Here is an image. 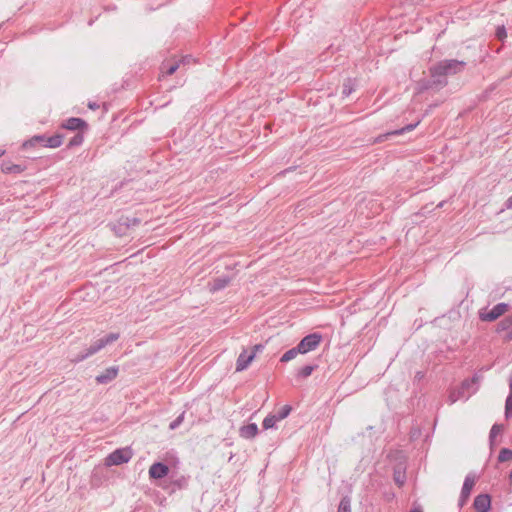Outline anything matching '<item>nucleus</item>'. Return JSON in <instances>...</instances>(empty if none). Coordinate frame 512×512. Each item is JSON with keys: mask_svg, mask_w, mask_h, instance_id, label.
I'll return each mask as SVG.
<instances>
[{"mask_svg": "<svg viewBox=\"0 0 512 512\" xmlns=\"http://www.w3.org/2000/svg\"><path fill=\"white\" fill-rule=\"evenodd\" d=\"M466 63L456 59H445L430 67V79L423 81L424 89H441L447 85V77L464 70Z\"/></svg>", "mask_w": 512, "mask_h": 512, "instance_id": "1", "label": "nucleus"}, {"mask_svg": "<svg viewBox=\"0 0 512 512\" xmlns=\"http://www.w3.org/2000/svg\"><path fill=\"white\" fill-rule=\"evenodd\" d=\"M120 335L119 333H109L105 335L104 337L97 339L93 344H91L88 348L84 349L82 352L77 354L72 361L75 363L81 362L88 357L96 354L101 349L106 347L107 345H110L117 341L119 339Z\"/></svg>", "mask_w": 512, "mask_h": 512, "instance_id": "2", "label": "nucleus"}, {"mask_svg": "<svg viewBox=\"0 0 512 512\" xmlns=\"http://www.w3.org/2000/svg\"><path fill=\"white\" fill-rule=\"evenodd\" d=\"M132 455L133 453L130 448L116 449L105 458V465L108 467L122 465L129 462Z\"/></svg>", "mask_w": 512, "mask_h": 512, "instance_id": "3", "label": "nucleus"}, {"mask_svg": "<svg viewBox=\"0 0 512 512\" xmlns=\"http://www.w3.org/2000/svg\"><path fill=\"white\" fill-rule=\"evenodd\" d=\"M322 335L319 333H311L306 335L298 344L297 350L300 354H306L315 350L321 343Z\"/></svg>", "mask_w": 512, "mask_h": 512, "instance_id": "4", "label": "nucleus"}, {"mask_svg": "<svg viewBox=\"0 0 512 512\" xmlns=\"http://www.w3.org/2000/svg\"><path fill=\"white\" fill-rule=\"evenodd\" d=\"M508 310V304L506 303H498L492 309L485 313L480 314V319L482 321L492 322L502 316Z\"/></svg>", "mask_w": 512, "mask_h": 512, "instance_id": "5", "label": "nucleus"}, {"mask_svg": "<svg viewBox=\"0 0 512 512\" xmlns=\"http://www.w3.org/2000/svg\"><path fill=\"white\" fill-rule=\"evenodd\" d=\"M474 485H475V478L470 475H467L465 477V480H464V483H463V486L461 489L459 501H458V504L460 507H463L467 503Z\"/></svg>", "mask_w": 512, "mask_h": 512, "instance_id": "6", "label": "nucleus"}, {"mask_svg": "<svg viewBox=\"0 0 512 512\" xmlns=\"http://www.w3.org/2000/svg\"><path fill=\"white\" fill-rule=\"evenodd\" d=\"M169 473V467L163 462L153 463L148 471L149 478L153 480H160L165 478Z\"/></svg>", "mask_w": 512, "mask_h": 512, "instance_id": "7", "label": "nucleus"}, {"mask_svg": "<svg viewBox=\"0 0 512 512\" xmlns=\"http://www.w3.org/2000/svg\"><path fill=\"white\" fill-rule=\"evenodd\" d=\"M119 372L117 366H111L106 368L102 373L96 376L95 380L98 384H108L113 381Z\"/></svg>", "mask_w": 512, "mask_h": 512, "instance_id": "8", "label": "nucleus"}, {"mask_svg": "<svg viewBox=\"0 0 512 512\" xmlns=\"http://www.w3.org/2000/svg\"><path fill=\"white\" fill-rule=\"evenodd\" d=\"M473 506L477 512H489L491 509V498L488 494H479L474 498Z\"/></svg>", "mask_w": 512, "mask_h": 512, "instance_id": "9", "label": "nucleus"}, {"mask_svg": "<svg viewBox=\"0 0 512 512\" xmlns=\"http://www.w3.org/2000/svg\"><path fill=\"white\" fill-rule=\"evenodd\" d=\"M254 358L255 352L248 353L246 349H243L236 361V371L241 372L247 369Z\"/></svg>", "mask_w": 512, "mask_h": 512, "instance_id": "10", "label": "nucleus"}, {"mask_svg": "<svg viewBox=\"0 0 512 512\" xmlns=\"http://www.w3.org/2000/svg\"><path fill=\"white\" fill-rule=\"evenodd\" d=\"M62 127L71 131H80L87 127V123L81 118L71 117L63 123Z\"/></svg>", "mask_w": 512, "mask_h": 512, "instance_id": "11", "label": "nucleus"}, {"mask_svg": "<svg viewBox=\"0 0 512 512\" xmlns=\"http://www.w3.org/2000/svg\"><path fill=\"white\" fill-rule=\"evenodd\" d=\"M419 122L420 121H417L416 123L408 124V125L402 127L401 129H398V130H395V131H392V132L380 135V136H378L376 138V142L380 143V142L388 139L392 135H401V134H404L406 132H410L419 124Z\"/></svg>", "mask_w": 512, "mask_h": 512, "instance_id": "12", "label": "nucleus"}, {"mask_svg": "<svg viewBox=\"0 0 512 512\" xmlns=\"http://www.w3.org/2000/svg\"><path fill=\"white\" fill-rule=\"evenodd\" d=\"M258 426L255 423H249L240 428L239 434L244 439H252L258 434Z\"/></svg>", "mask_w": 512, "mask_h": 512, "instance_id": "13", "label": "nucleus"}, {"mask_svg": "<svg viewBox=\"0 0 512 512\" xmlns=\"http://www.w3.org/2000/svg\"><path fill=\"white\" fill-rule=\"evenodd\" d=\"M25 167L19 164H13L11 162H3L1 170L6 174H20L24 171Z\"/></svg>", "mask_w": 512, "mask_h": 512, "instance_id": "14", "label": "nucleus"}, {"mask_svg": "<svg viewBox=\"0 0 512 512\" xmlns=\"http://www.w3.org/2000/svg\"><path fill=\"white\" fill-rule=\"evenodd\" d=\"M230 282V278L228 276H222L215 278L210 284V291L217 292L224 289Z\"/></svg>", "mask_w": 512, "mask_h": 512, "instance_id": "15", "label": "nucleus"}, {"mask_svg": "<svg viewBox=\"0 0 512 512\" xmlns=\"http://www.w3.org/2000/svg\"><path fill=\"white\" fill-rule=\"evenodd\" d=\"M471 395L472 394L470 392L468 394H466L460 388L457 389V390H452L449 393L448 402H449V404H454L456 401H458V400H460L462 398L468 399Z\"/></svg>", "mask_w": 512, "mask_h": 512, "instance_id": "16", "label": "nucleus"}, {"mask_svg": "<svg viewBox=\"0 0 512 512\" xmlns=\"http://www.w3.org/2000/svg\"><path fill=\"white\" fill-rule=\"evenodd\" d=\"M63 137L60 134H56L50 137H45L44 147L57 148L61 146Z\"/></svg>", "mask_w": 512, "mask_h": 512, "instance_id": "17", "label": "nucleus"}, {"mask_svg": "<svg viewBox=\"0 0 512 512\" xmlns=\"http://www.w3.org/2000/svg\"><path fill=\"white\" fill-rule=\"evenodd\" d=\"M45 136L44 135H36L32 137L30 140H27L23 143V148H28L30 146H35L41 144L44 146Z\"/></svg>", "mask_w": 512, "mask_h": 512, "instance_id": "18", "label": "nucleus"}, {"mask_svg": "<svg viewBox=\"0 0 512 512\" xmlns=\"http://www.w3.org/2000/svg\"><path fill=\"white\" fill-rule=\"evenodd\" d=\"M277 422L278 419L275 417V415L269 414L264 418L262 426L265 430L272 429L275 428Z\"/></svg>", "mask_w": 512, "mask_h": 512, "instance_id": "19", "label": "nucleus"}, {"mask_svg": "<svg viewBox=\"0 0 512 512\" xmlns=\"http://www.w3.org/2000/svg\"><path fill=\"white\" fill-rule=\"evenodd\" d=\"M317 368V365H305L297 373L298 378H307Z\"/></svg>", "mask_w": 512, "mask_h": 512, "instance_id": "20", "label": "nucleus"}, {"mask_svg": "<svg viewBox=\"0 0 512 512\" xmlns=\"http://www.w3.org/2000/svg\"><path fill=\"white\" fill-rule=\"evenodd\" d=\"M298 354H300V351L297 350V346L293 347V348L289 349L288 351H286L282 355L280 361L281 362H289L292 359H294Z\"/></svg>", "mask_w": 512, "mask_h": 512, "instance_id": "21", "label": "nucleus"}, {"mask_svg": "<svg viewBox=\"0 0 512 512\" xmlns=\"http://www.w3.org/2000/svg\"><path fill=\"white\" fill-rule=\"evenodd\" d=\"M292 411V408L290 405H284L281 407L274 415L278 419V421H281L288 417L290 412Z\"/></svg>", "mask_w": 512, "mask_h": 512, "instance_id": "22", "label": "nucleus"}, {"mask_svg": "<svg viewBox=\"0 0 512 512\" xmlns=\"http://www.w3.org/2000/svg\"><path fill=\"white\" fill-rule=\"evenodd\" d=\"M338 512H351V500L348 496H345L340 500Z\"/></svg>", "mask_w": 512, "mask_h": 512, "instance_id": "23", "label": "nucleus"}, {"mask_svg": "<svg viewBox=\"0 0 512 512\" xmlns=\"http://www.w3.org/2000/svg\"><path fill=\"white\" fill-rule=\"evenodd\" d=\"M512 459V450L509 448H502L498 455L499 462H506Z\"/></svg>", "mask_w": 512, "mask_h": 512, "instance_id": "24", "label": "nucleus"}, {"mask_svg": "<svg viewBox=\"0 0 512 512\" xmlns=\"http://www.w3.org/2000/svg\"><path fill=\"white\" fill-rule=\"evenodd\" d=\"M503 430V426L500 425V424H494L490 430V433H489V440L491 443L494 442V439L499 435L501 434Z\"/></svg>", "mask_w": 512, "mask_h": 512, "instance_id": "25", "label": "nucleus"}, {"mask_svg": "<svg viewBox=\"0 0 512 512\" xmlns=\"http://www.w3.org/2000/svg\"><path fill=\"white\" fill-rule=\"evenodd\" d=\"M172 485H173V489L172 491H174L175 488H178V489H184L187 487L188 485V479L184 476L178 478V479H175L172 481Z\"/></svg>", "mask_w": 512, "mask_h": 512, "instance_id": "26", "label": "nucleus"}, {"mask_svg": "<svg viewBox=\"0 0 512 512\" xmlns=\"http://www.w3.org/2000/svg\"><path fill=\"white\" fill-rule=\"evenodd\" d=\"M353 91H354V87H353L352 81H351V79H347L343 83L342 95L344 97H348Z\"/></svg>", "mask_w": 512, "mask_h": 512, "instance_id": "27", "label": "nucleus"}, {"mask_svg": "<svg viewBox=\"0 0 512 512\" xmlns=\"http://www.w3.org/2000/svg\"><path fill=\"white\" fill-rule=\"evenodd\" d=\"M393 479L395 481V483L401 487L404 483H405V473L400 471V470H395L394 471V475H393Z\"/></svg>", "mask_w": 512, "mask_h": 512, "instance_id": "28", "label": "nucleus"}, {"mask_svg": "<svg viewBox=\"0 0 512 512\" xmlns=\"http://www.w3.org/2000/svg\"><path fill=\"white\" fill-rule=\"evenodd\" d=\"M83 135L81 133H76L70 140H69V143H68V147H75V146H79L82 144L83 142Z\"/></svg>", "mask_w": 512, "mask_h": 512, "instance_id": "29", "label": "nucleus"}, {"mask_svg": "<svg viewBox=\"0 0 512 512\" xmlns=\"http://www.w3.org/2000/svg\"><path fill=\"white\" fill-rule=\"evenodd\" d=\"M505 417L508 419L512 417V395L507 396L505 402Z\"/></svg>", "mask_w": 512, "mask_h": 512, "instance_id": "30", "label": "nucleus"}, {"mask_svg": "<svg viewBox=\"0 0 512 512\" xmlns=\"http://www.w3.org/2000/svg\"><path fill=\"white\" fill-rule=\"evenodd\" d=\"M475 387V385L473 384V382L471 381V379H465L462 384H461V387L460 389L462 391H464L466 394H468L469 392H472V389Z\"/></svg>", "mask_w": 512, "mask_h": 512, "instance_id": "31", "label": "nucleus"}, {"mask_svg": "<svg viewBox=\"0 0 512 512\" xmlns=\"http://www.w3.org/2000/svg\"><path fill=\"white\" fill-rule=\"evenodd\" d=\"M184 416H185V412H182V413H181V414H180L176 419H174V420L170 423L169 428H170L171 430H175V429H177V428L181 425V423L183 422V420H184Z\"/></svg>", "mask_w": 512, "mask_h": 512, "instance_id": "32", "label": "nucleus"}, {"mask_svg": "<svg viewBox=\"0 0 512 512\" xmlns=\"http://www.w3.org/2000/svg\"><path fill=\"white\" fill-rule=\"evenodd\" d=\"M495 36H496V38L499 41H503L507 37V32H506V29H505V27L503 25L502 26H498L496 28Z\"/></svg>", "mask_w": 512, "mask_h": 512, "instance_id": "33", "label": "nucleus"}, {"mask_svg": "<svg viewBox=\"0 0 512 512\" xmlns=\"http://www.w3.org/2000/svg\"><path fill=\"white\" fill-rule=\"evenodd\" d=\"M178 67H179V65L177 63L169 64V65L163 67V72L166 75H172L176 72Z\"/></svg>", "mask_w": 512, "mask_h": 512, "instance_id": "34", "label": "nucleus"}, {"mask_svg": "<svg viewBox=\"0 0 512 512\" xmlns=\"http://www.w3.org/2000/svg\"><path fill=\"white\" fill-rule=\"evenodd\" d=\"M471 381L473 382V384L475 385V387L472 389V392H470L471 394L475 393L477 390H478V385L482 379V376L479 375V374H475L472 378H470Z\"/></svg>", "mask_w": 512, "mask_h": 512, "instance_id": "35", "label": "nucleus"}, {"mask_svg": "<svg viewBox=\"0 0 512 512\" xmlns=\"http://www.w3.org/2000/svg\"><path fill=\"white\" fill-rule=\"evenodd\" d=\"M511 324H512V320H511V319H509V318H506V319L502 320V321L498 324V329H499V330H505V329H507Z\"/></svg>", "mask_w": 512, "mask_h": 512, "instance_id": "36", "label": "nucleus"}, {"mask_svg": "<svg viewBox=\"0 0 512 512\" xmlns=\"http://www.w3.org/2000/svg\"><path fill=\"white\" fill-rule=\"evenodd\" d=\"M140 222L138 218L133 217L132 219L127 218V226L137 225Z\"/></svg>", "mask_w": 512, "mask_h": 512, "instance_id": "37", "label": "nucleus"}, {"mask_svg": "<svg viewBox=\"0 0 512 512\" xmlns=\"http://www.w3.org/2000/svg\"><path fill=\"white\" fill-rule=\"evenodd\" d=\"M263 349H264V345L256 344V345L253 346L252 352H255V354H256L257 352H260Z\"/></svg>", "mask_w": 512, "mask_h": 512, "instance_id": "38", "label": "nucleus"}, {"mask_svg": "<svg viewBox=\"0 0 512 512\" xmlns=\"http://www.w3.org/2000/svg\"><path fill=\"white\" fill-rule=\"evenodd\" d=\"M402 3L408 4V5H416L421 2V0H400Z\"/></svg>", "mask_w": 512, "mask_h": 512, "instance_id": "39", "label": "nucleus"}, {"mask_svg": "<svg viewBox=\"0 0 512 512\" xmlns=\"http://www.w3.org/2000/svg\"><path fill=\"white\" fill-rule=\"evenodd\" d=\"M505 206H506L508 209H512V196H511V197H509V198L506 200Z\"/></svg>", "mask_w": 512, "mask_h": 512, "instance_id": "40", "label": "nucleus"}, {"mask_svg": "<svg viewBox=\"0 0 512 512\" xmlns=\"http://www.w3.org/2000/svg\"><path fill=\"white\" fill-rule=\"evenodd\" d=\"M423 378H424V373H423V372H421V371H418V372L416 373V375H415V379H417V380H421V379H423Z\"/></svg>", "mask_w": 512, "mask_h": 512, "instance_id": "41", "label": "nucleus"}, {"mask_svg": "<svg viewBox=\"0 0 512 512\" xmlns=\"http://www.w3.org/2000/svg\"><path fill=\"white\" fill-rule=\"evenodd\" d=\"M88 107L92 110H96L99 107V105L96 103H89Z\"/></svg>", "mask_w": 512, "mask_h": 512, "instance_id": "42", "label": "nucleus"}, {"mask_svg": "<svg viewBox=\"0 0 512 512\" xmlns=\"http://www.w3.org/2000/svg\"><path fill=\"white\" fill-rule=\"evenodd\" d=\"M509 395H512V375L509 378Z\"/></svg>", "mask_w": 512, "mask_h": 512, "instance_id": "43", "label": "nucleus"}, {"mask_svg": "<svg viewBox=\"0 0 512 512\" xmlns=\"http://www.w3.org/2000/svg\"><path fill=\"white\" fill-rule=\"evenodd\" d=\"M410 512H423L421 507H414Z\"/></svg>", "mask_w": 512, "mask_h": 512, "instance_id": "44", "label": "nucleus"}, {"mask_svg": "<svg viewBox=\"0 0 512 512\" xmlns=\"http://www.w3.org/2000/svg\"><path fill=\"white\" fill-rule=\"evenodd\" d=\"M509 484L512 485V470L510 471L509 474Z\"/></svg>", "mask_w": 512, "mask_h": 512, "instance_id": "45", "label": "nucleus"}, {"mask_svg": "<svg viewBox=\"0 0 512 512\" xmlns=\"http://www.w3.org/2000/svg\"><path fill=\"white\" fill-rule=\"evenodd\" d=\"M4 154V151L0 150V157Z\"/></svg>", "mask_w": 512, "mask_h": 512, "instance_id": "46", "label": "nucleus"}, {"mask_svg": "<svg viewBox=\"0 0 512 512\" xmlns=\"http://www.w3.org/2000/svg\"><path fill=\"white\" fill-rule=\"evenodd\" d=\"M511 338H512V333L509 335V339H511Z\"/></svg>", "mask_w": 512, "mask_h": 512, "instance_id": "47", "label": "nucleus"}]
</instances>
